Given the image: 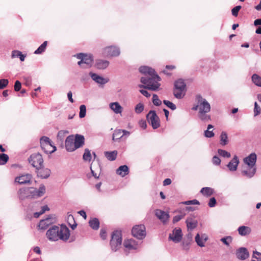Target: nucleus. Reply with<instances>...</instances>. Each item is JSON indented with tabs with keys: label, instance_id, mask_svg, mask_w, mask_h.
Wrapping results in <instances>:
<instances>
[{
	"label": "nucleus",
	"instance_id": "nucleus-32",
	"mask_svg": "<svg viewBox=\"0 0 261 261\" xmlns=\"http://www.w3.org/2000/svg\"><path fill=\"white\" fill-rule=\"evenodd\" d=\"M109 62L105 60H98L96 61L95 66L98 69H105L109 65Z\"/></svg>",
	"mask_w": 261,
	"mask_h": 261
},
{
	"label": "nucleus",
	"instance_id": "nucleus-45",
	"mask_svg": "<svg viewBox=\"0 0 261 261\" xmlns=\"http://www.w3.org/2000/svg\"><path fill=\"white\" fill-rule=\"evenodd\" d=\"M220 241L225 245L228 246L232 241V238L231 236H227L222 238Z\"/></svg>",
	"mask_w": 261,
	"mask_h": 261
},
{
	"label": "nucleus",
	"instance_id": "nucleus-40",
	"mask_svg": "<svg viewBox=\"0 0 261 261\" xmlns=\"http://www.w3.org/2000/svg\"><path fill=\"white\" fill-rule=\"evenodd\" d=\"M47 45V41H45L40 46L34 51L35 54H41L45 51Z\"/></svg>",
	"mask_w": 261,
	"mask_h": 261
},
{
	"label": "nucleus",
	"instance_id": "nucleus-61",
	"mask_svg": "<svg viewBox=\"0 0 261 261\" xmlns=\"http://www.w3.org/2000/svg\"><path fill=\"white\" fill-rule=\"evenodd\" d=\"M122 135L119 138H116V139H120L123 137L127 138L130 134V133L127 130L122 129Z\"/></svg>",
	"mask_w": 261,
	"mask_h": 261
},
{
	"label": "nucleus",
	"instance_id": "nucleus-54",
	"mask_svg": "<svg viewBox=\"0 0 261 261\" xmlns=\"http://www.w3.org/2000/svg\"><path fill=\"white\" fill-rule=\"evenodd\" d=\"M253 112H254V116L255 117L259 115L261 113V108L258 105V104L256 102H255V103H254V110H253Z\"/></svg>",
	"mask_w": 261,
	"mask_h": 261
},
{
	"label": "nucleus",
	"instance_id": "nucleus-13",
	"mask_svg": "<svg viewBox=\"0 0 261 261\" xmlns=\"http://www.w3.org/2000/svg\"><path fill=\"white\" fill-rule=\"evenodd\" d=\"M30 192V198H38L43 196L45 193V187L43 185H40L38 189L34 188H29L27 191Z\"/></svg>",
	"mask_w": 261,
	"mask_h": 261
},
{
	"label": "nucleus",
	"instance_id": "nucleus-38",
	"mask_svg": "<svg viewBox=\"0 0 261 261\" xmlns=\"http://www.w3.org/2000/svg\"><path fill=\"white\" fill-rule=\"evenodd\" d=\"M251 80L253 83L256 86L261 87V76L254 73L252 75Z\"/></svg>",
	"mask_w": 261,
	"mask_h": 261
},
{
	"label": "nucleus",
	"instance_id": "nucleus-15",
	"mask_svg": "<svg viewBox=\"0 0 261 261\" xmlns=\"http://www.w3.org/2000/svg\"><path fill=\"white\" fill-rule=\"evenodd\" d=\"M256 172V167L247 166L243 168L241 171V175L248 179L252 178Z\"/></svg>",
	"mask_w": 261,
	"mask_h": 261
},
{
	"label": "nucleus",
	"instance_id": "nucleus-31",
	"mask_svg": "<svg viewBox=\"0 0 261 261\" xmlns=\"http://www.w3.org/2000/svg\"><path fill=\"white\" fill-rule=\"evenodd\" d=\"M200 192L203 196L208 197L214 194L215 190L211 187H203L200 190Z\"/></svg>",
	"mask_w": 261,
	"mask_h": 261
},
{
	"label": "nucleus",
	"instance_id": "nucleus-25",
	"mask_svg": "<svg viewBox=\"0 0 261 261\" xmlns=\"http://www.w3.org/2000/svg\"><path fill=\"white\" fill-rule=\"evenodd\" d=\"M109 107L116 114H121L123 111V108L118 102L110 103Z\"/></svg>",
	"mask_w": 261,
	"mask_h": 261
},
{
	"label": "nucleus",
	"instance_id": "nucleus-42",
	"mask_svg": "<svg viewBox=\"0 0 261 261\" xmlns=\"http://www.w3.org/2000/svg\"><path fill=\"white\" fill-rule=\"evenodd\" d=\"M228 143V136L225 132H222L220 135V144L224 146Z\"/></svg>",
	"mask_w": 261,
	"mask_h": 261
},
{
	"label": "nucleus",
	"instance_id": "nucleus-11",
	"mask_svg": "<svg viewBox=\"0 0 261 261\" xmlns=\"http://www.w3.org/2000/svg\"><path fill=\"white\" fill-rule=\"evenodd\" d=\"M133 236L139 240L143 239L146 236V228L144 225H137L134 226L132 230Z\"/></svg>",
	"mask_w": 261,
	"mask_h": 261
},
{
	"label": "nucleus",
	"instance_id": "nucleus-34",
	"mask_svg": "<svg viewBox=\"0 0 261 261\" xmlns=\"http://www.w3.org/2000/svg\"><path fill=\"white\" fill-rule=\"evenodd\" d=\"M51 223L50 218H47L45 219L41 220L38 225V226L41 229H45Z\"/></svg>",
	"mask_w": 261,
	"mask_h": 261
},
{
	"label": "nucleus",
	"instance_id": "nucleus-24",
	"mask_svg": "<svg viewBox=\"0 0 261 261\" xmlns=\"http://www.w3.org/2000/svg\"><path fill=\"white\" fill-rule=\"evenodd\" d=\"M155 215L163 223H166L169 218V215L168 213L160 210H156L155 211Z\"/></svg>",
	"mask_w": 261,
	"mask_h": 261
},
{
	"label": "nucleus",
	"instance_id": "nucleus-17",
	"mask_svg": "<svg viewBox=\"0 0 261 261\" xmlns=\"http://www.w3.org/2000/svg\"><path fill=\"white\" fill-rule=\"evenodd\" d=\"M65 145L68 151L71 152L76 149L73 135H70L67 137L65 140Z\"/></svg>",
	"mask_w": 261,
	"mask_h": 261
},
{
	"label": "nucleus",
	"instance_id": "nucleus-4",
	"mask_svg": "<svg viewBox=\"0 0 261 261\" xmlns=\"http://www.w3.org/2000/svg\"><path fill=\"white\" fill-rule=\"evenodd\" d=\"M74 57L80 60L77 62V64L81 67L86 68L91 67L93 62V58L91 54L79 53L74 55Z\"/></svg>",
	"mask_w": 261,
	"mask_h": 261
},
{
	"label": "nucleus",
	"instance_id": "nucleus-19",
	"mask_svg": "<svg viewBox=\"0 0 261 261\" xmlns=\"http://www.w3.org/2000/svg\"><path fill=\"white\" fill-rule=\"evenodd\" d=\"M249 254L247 249L245 247H241L236 251L237 257L242 260H245L249 257Z\"/></svg>",
	"mask_w": 261,
	"mask_h": 261
},
{
	"label": "nucleus",
	"instance_id": "nucleus-10",
	"mask_svg": "<svg viewBox=\"0 0 261 261\" xmlns=\"http://www.w3.org/2000/svg\"><path fill=\"white\" fill-rule=\"evenodd\" d=\"M146 118L153 129H156L160 127V119L154 111H150L147 114Z\"/></svg>",
	"mask_w": 261,
	"mask_h": 261
},
{
	"label": "nucleus",
	"instance_id": "nucleus-58",
	"mask_svg": "<svg viewBox=\"0 0 261 261\" xmlns=\"http://www.w3.org/2000/svg\"><path fill=\"white\" fill-rule=\"evenodd\" d=\"M252 257L256 258L257 261H261V253L256 250L253 251Z\"/></svg>",
	"mask_w": 261,
	"mask_h": 261
},
{
	"label": "nucleus",
	"instance_id": "nucleus-51",
	"mask_svg": "<svg viewBox=\"0 0 261 261\" xmlns=\"http://www.w3.org/2000/svg\"><path fill=\"white\" fill-rule=\"evenodd\" d=\"M122 129H116L113 135V140L114 141H117L118 139H116V138L120 137L122 135Z\"/></svg>",
	"mask_w": 261,
	"mask_h": 261
},
{
	"label": "nucleus",
	"instance_id": "nucleus-7",
	"mask_svg": "<svg viewBox=\"0 0 261 261\" xmlns=\"http://www.w3.org/2000/svg\"><path fill=\"white\" fill-rule=\"evenodd\" d=\"M186 85L182 80H178L175 82L174 95L178 99L182 98L185 94Z\"/></svg>",
	"mask_w": 261,
	"mask_h": 261
},
{
	"label": "nucleus",
	"instance_id": "nucleus-2",
	"mask_svg": "<svg viewBox=\"0 0 261 261\" xmlns=\"http://www.w3.org/2000/svg\"><path fill=\"white\" fill-rule=\"evenodd\" d=\"M70 230L65 225L51 226L46 232L47 238L52 242H56L59 240L66 241L70 237Z\"/></svg>",
	"mask_w": 261,
	"mask_h": 261
},
{
	"label": "nucleus",
	"instance_id": "nucleus-35",
	"mask_svg": "<svg viewBox=\"0 0 261 261\" xmlns=\"http://www.w3.org/2000/svg\"><path fill=\"white\" fill-rule=\"evenodd\" d=\"M117 153V151L114 150L112 151H106L105 152V155L108 160L113 161L116 159Z\"/></svg>",
	"mask_w": 261,
	"mask_h": 261
},
{
	"label": "nucleus",
	"instance_id": "nucleus-27",
	"mask_svg": "<svg viewBox=\"0 0 261 261\" xmlns=\"http://www.w3.org/2000/svg\"><path fill=\"white\" fill-rule=\"evenodd\" d=\"M186 224L188 230H192L197 226V221L192 217H189L186 220Z\"/></svg>",
	"mask_w": 261,
	"mask_h": 261
},
{
	"label": "nucleus",
	"instance_id": "nucleus-6",
	"mask_svg": "<svg viewBox=\"0 0 261 261\" xmlns=\"http://www.w3.org/2000/svg\"><path fill=\"white\" fill-rule=\"evenodd\" d=\"M40 146L46 154H51L56 150V147L54 145L50 139L46 136H43L40 139Z\"/></svg>",
	"mask_w": 261,
	"mask_h": 261
},
{
	"label": "nucleus",
	"instance_id": "nucleus-5",
	"mask_svg": "<svg viewBox=\"0 0 261 261\" xmlns=\"http://www.w3.org/2000/svg\"><path fill=\"white\" fill-rule=\"evenodd\" d=\"M111 249L113 251H116L122 245V234L121 231L115 230L111 235V239L110 242Z\"/></svg>",
	"mask_w": 261,
	"mask_h": 261
},
{
	"label": "nucleus",
	"instance_id": "nucleus-53",
	"mask_svg": "<svg viewBox=\"0 0 261 261\" xmlns=\"http://www.w3.org/2000/svg\"><path fill=\"white\" fill-rule=\"evenodd\" d=\"M163 103L167 107H168L169 108H170V109H171L173 111L175 110L176 109V105L169 100H163Z\"/></svg>",
	"mask_w": 261,
	"mask_h": 261
},
{
	"label": "nucleus",
	"instance_id": "nucleus-46",
	"mask_svg": "<svg viewBox=\"0 0 261 261\" xmlns=\"http://www.w3.org/2000/svg\"><path fill=\"white\" fill-rule=\"evenodd\" d=\"M49 208L47 205H44L41 207V210L40 212H36L34 214V216L35 218H38L41 215L43 214L45 212L49 211Z\"/></svg>",
	"mask_w": 261,
	"mask_h": 261
},
{
	"label": "nucleus",
	"instance_id": "nucleus-57",
	"mask_svg": "<svg viewBox=\"0 0 261 261\" xmlns=\"http://www.w3.org/2000/svg\"><path fill=\"white\" fill-rule=\"evenodd\" d=\"M212 163L214 165L218 166L221 164V160L218 156L215 155L212 159Z\"/></svg>",
	"mask_w": 261,
	"mask_h": 261
},
{
	"label": "nucleus",
	"instance_id": "nucleus-41",
	"mask_svg": "<svg viewBox=\"0 0 261 261\" xmlns=\"http://www.w3.org/2000/svg\"><path fill=\"white\" fill-rule=\"evenodd\" d=\"M67 222L69 224V225L72 229H74L76 227L77 224L75 223L73 216L72 215H68Z\"/></svg>",
	"mask_w": 261,
	"mask_h": 261
},
{
	"label": "nucleus",
	"instance_id": "nucleus-48",
	"mask_svg": "<svg viewBox=\"0 0 261 261\" xmlns=\"http://www.w3.org/2000/svg\"><path fill=\"white\" fill-rule=\"evenodd\" d=\"M218 153L223 158H229L231 156V154L229 152L221 149L218 150Z\"/></svg>",
	"mask_w": 261,
	"mask_h": 261
},
{
	"label": "nucleus",
	"instance_id": "nucleus-56",
	"mask_svg": "<svg viewBox=\"0 0 261 261\" xmlns=\"http://www.w3.org/2000/svg\"><path fill=\"white\" fill-rule=\"evenodd\" d=\"M241 8H242V7L241 6H236L235 7H234L231 10L232 15L233 16L237 17L238 15V12L240 10Z\"/></svg>",
	"mask_w": 261,
	"mask_h": 261
},
{
	"label": "nucleus",
	"instance_id": "nucleus-22",
	"mask_svg": "<svg viewBox=\"0 0 261 261\" xmlns=\"http://www.w3.org/2000/svg\"><path fill=\"white\" fill-rule=\"evenodd\" d=\"M32 176L30 174L21 175L15 178V181L20 184H29L32 179Z\"/></svg>",
	"mask_w": 261,
	"mask_h": 261
},
{
	"label": "nucleus",
	"instance_id": "nucleus-60",
	"mask_svg": "<svg viewBox=\"0 0 261 261\" xmlns=\"http://www.w3.org/2000/svg\"><path fill=\"white\" fill-rule=\"evenodd\" d=\"M216 204V200L215 197H212L210 198L208 205L210 207H214L215 206Z\"/></svg>",
	"mask_w": 261,
	"mask_h": 261
},
{
	"label": "nucleus",
	"instance_id": "nucleus-26",
	"mask_svg": "<svg viewBox=\"0 0 261 261\" xmlns=\"http://www.w3.org/2000/svg\"><path fill=\"white\" fill-rule=\"evenodd\" d=\"M237 230L241 236H246L251 232V228L249 226L244 225L239 227Z\"/></svg>",
	"mask_w": 261,
	"mask_h": 261
},
{
	"label": "nucleus",
	"instance_id": "nucleus-9",
	"mask_svg": "<svg viewBox=\"0 0 261 261\" xmlns=\"http://www.w3.org/2000/svg\"><path fill=\"white\" fill-rule=\"evenodd\" d=\"M29 163L36 169L41 167L43 165V159L39 153L32 154L28 159Z\"/></svg>",
	"mask_w": 261,
	"mask_h": 261
},
{
	"label": "nucleus",
	"instance_id": "nucleus-1",
	"mask_svg": "<svg viewBox=\"0 0 261 261\" xmlns=\"http://www.w3.org/2000/svg\"><path fill=\"white\" fill-rule=\"evenodd\" d=\"M196 105L192 108L193 111H198V117L204 122H207L211 120V117L208 113L211 111V105L209 102L201 95L196 96Z\"/></svg>",
	"mask_w": 261,
	"mask_h": 261
},
{
	"label": "nucleus",
	"instance_id": "nucleus-14",
	"mask_svg": "<svg viewBox=\"0 0 261 261\" xmlns=\"http://www.w3.org/2000/svg\"><path fill=\"white\" fill-rule=\"evenodd\" d=\"M182 236L181 229L180 228H175L169 234V239L175 243H178L181 241Z\"/></svg>",
	"mask_w": 261,
	"mask_h": 261
},
{
	"label": "nucleus",
	"instance_id": "nucleus-63",
	"mask_svg": "<svg viewBox=\"0 0 261 261\" xmlns=\"http://www.w3.org/2000/svg\"><path fill=\"white\" fill-rule=\"evenodd\" d=\"M184 217V215H176L175 217H174L173 219V222L174 223H176L180 221L183 217Z\"/></svg>",
	"mask_w": 261,
	"mask_h": 261
},
{
	"label": "nucleus",
	"instance_id": "nucleus-52",
	"mask_svg": "<svg viewBox=\"0 0 261 261\" xmlns=\"http://www.w3.org/2000/svg\"><path fill=\"white\" fill-rule=\"evenodd\" d=\"M152 102L156 106H159L162 104L161 100L159 98L156 94H153L152 96Z\"/></svg>",
	"mask_w": 261,
	"mask_h": 261
},
{
	"label": "nucleus",
	"instance_id": "nucleus-59",
	"mask_svg": "<svg viewBox=\"0 0 261 261\" xmlns=\"http://www.w3.org/2000/svg\"><path fill=\"white\" fill-rule=\"evenodd\" d=\"M68 133V132L67 130H60L58 132L57 137L59 139H60L61 140L63 139L64 137H65V135Z\"/></svg>",
	"mask_w": 261,
	"mask_h": 261
},
{
	"label": "nucleus",
	"instance_id": "nucleus-43",
	"mask_svg": "<svg viewBox=\"0 0 261 261\" xmlns=\"http://www.w3.org/2000/svg\"><path fill=\"white\" fill-rule=\"evenodd\" d=\"M91 153L90 150L86 148L85 149V152L84 153L83 159L85 161L90 162L91 160Z\"/></svg>",
	"mask_w": 261,
	"mask_h": 261
},
{
	"label": "nucleus",
	"instance_id": "nucleus-8",
	"mask_svg": "<svg viewBox=\"0 0 261 261\" xmlns=\"http://www.w3.org/2000/svg\"><path fill=\"white\" fill-rule=\"evenodd\" d=\"M101 53L105 57H116L120 55V49L117 46H108L102 48Z\"/></svg>",
	"mask_w": 261,
	"mask_h": 261
},
{
	"label": "nucleus",
	"instance_id": "nucleus-30",
	"mask_svg": "<svg viewBox=\"0 0 261 261\" xmlns=\"http://www.w3.org/2000/svg\"><path fill=\"white\" fill-rule=\"evenodd\" d=\"M139 70L141 73L144 74V76L152 75V73L155 72L154 69L148 66H145L140 67Z\"/></svg>",
	"mask_w": 261,
	"mask_h": 261
},
{
	"label": "nucleus",
	"instance_id": "nucleus-3",
	"mask_svg": "<svg viewBox=\"0 0 261 261\" xmlns=\"http://www.w3.org/2000/svg\"><path fill=\"white\" fill-rule=\"evenodd\" d=\"M160 80L161 78L155 72L152 75L142 77L141 82L145 85V88L156 91L160 86V84L159 83Z\"/></svg>",
	"mask_w": 261,
	"mask_h": 261
},
{
	"label": "nucleus",
	"instance_id": "nucleus-64",
	"mask_svg": "<svg viewBox=\"0 0 261 261\" xmlns=\"http://www.w3.org/2000/svg\"><path fill=\"white\" fill-rule=\"evenodd\" d=\"M139 124L140 127H141L143 129H145L147 127V124L145 120H141L139 122Z\"/></svg>",
	"mask_w": 261,
	"mask_h": 261
},
{
	"label": "nucleus",
	"instance_id": "nucleus-37",
	"mask_svg": "<svg viewBox=\"0 0 261 261\" xmlns=\"http://www.w3.org/2000/svg\"><path fill=\"white\" fill-rule=\"evenodd\" d=\"M90 226L94 230H97L99 227V222L98 219L94 218L89 221Z\"/></svg>",
	"mask_w": 261,
	"mask_h": 261
},
{
	"label": "nucleus",
	"instance_id": "nucleus-44",
	"mask_svg": "<svg viewBox=\"0 0 261 261\" xmlns=\"http://www.w3.org/2000/svg\"><path fill=\"white\" fill-rule=\"evenodd\" d=\"M144 109V106L142 102L138 103L135 107V112L137 114L141 113Z\"/></svg>",
	"mask_w": 261,
	"mask_h": 261
},
{
	"label": "nucleus",
	"instance_id": "nucleus-50",
	"mask_svg": "<svg viewBox=\"0 0 261 261\" xmlns=\"http://www.w3.org/2000/svg\"><path fill=\"white\" fill-rule=\"evenodd\" d=\"M195 242L199 246L201 247L204 246L205 243L201 240L199 233H197L195 237Z\"/></svg>",
	"mask_w": 261,
	"mask_h": 261
},
{
	"label": "nucleus",
	"instance_id": "nucleus-47",
	"mask_svg": "<svg viewBox=\"0 0 261 261\" xmlns=\"http://www.w3.org/2000/svg\"><path fill=\"white\" fill-rule=\"evenodd\" d=\"M9 160V156L5 153L0 154V165H4Z\"/></svg>",
	"mask_w": 261,
	"mask_h": 261
},
{
	"label": "nucleus",
	"instance_id": "nucleus-39",
	"mask_svg": "<svg viewBox=\"0 0 261 261\" xmlns=\"http://www.w3.org/2000/svg\"><path fill=\"white\" fill-rule=\"evenodd\" d=\"M214 128V126L212 124H208L207 125V129L204 131V136L206 138H212L214 136L215 134L213 132V130H211L210 129Z\"/></svg>",
	"mask_w": 261,
	"mask_h": 261
},
{
	"label": "nucleus",
	"instance_id": "nucleus-20",
	"mask_svg": "<svg viewBox=\"0 0 261 261\" xmlns=\"http://www.w3.org/2000/svg\"><path fill=\"white\" fill-rule=\"evenodd\" d=\"M239 162L238 157L235 155L227 165V167L230 172H235L238 169Z\"/></svg>",
	"mask_w": 261,
	"mask_h": 261
},
{
	"label": "nucleus",
	"instance_id": "nucleus-23",
	"mask_svg": "<svg viewBox=\"0 0 261 261\" xmlns=\"http://www.w3.org/2000/svg\"><path fill=\"white\" fill-rule=\"evenodd\" d=\"M90 170L93 176L95 178L99 177L101 168L99 163H93L90 166Z\"/></svg>",
	"mask_w": 261,
	"mask_h": 261
},
{
	"label": "nucleus",
	"instance_id": "nucleus-18",
	"mask_svg": "<svg viewBox=\"0 0 261 261\" xmlns=\"http://www.w3.org/2000/svg\"><path fill=\"white\" fill-rule=\"evenodd\" d=\"M36 170L37 176L42 179L47 178L51 173L50 169L47 168H44L43 166L36 169Z\"/></svg>",
	"mask_w": 261,
	"mask_h": 261
},
{
	"label": "nucleus",
	"instance_id": "nucleus-28",
	"mask_svg": "<svg viewBox=\"0 0 261 261\" xmlns=\"http://www.w3.org/2000/svg\"><path fill=\"white\" fill-rule=\"evenodd\" d=\"M117 174L120 175V176L123 177L127 175L129 173L128 168L126 165H122L120 166L117 170H116Z\"/></svg>",
	"mask_w": 261,
	"mask_h": 261
},
{
	"label": "nucleus",
	"instance_id": "nucleus-33",
	"mask_svg": "<svg viewBox=\"0 0 261 261\" xmlns=\"http://www.w3.org/2000/svg\"><path fill=\"white\" fill-rule=\"evenodd\" d=\"M26 57V55L22 54V52L18 50H14L12 51L11 58L12 59L15 58H19L21 62L24 61Z\"/></svg>",
	"mask_w": 261,
	"mask_h": 261
},
{
	"label": "nucleus",
	"instance_id": "nucleus-21",
	"mask_svg": "<svg viewBox=\"0 0 261 261\" xmlns=\"http://www.w3.org/2000/svg\"><path fill=\"white\" fill-rule=\"evenodd\" d=\"M244 163L247 166L256 167V155L255 153H252L243 160Z\"/></svg>",
	"mask_w": 261,
	"mask_h": 261
},
{
	"label": "nucleus",
	"instance_id": "nucleus-55",
	"mask_svg": "<svg viewBox=\"0 0 261 261\" xmlns=\"http://www.w3.org/2000/svg\"><path fill=\"white\" fill-rule=\"evenodd\" d=\"M9 84V81L7 79L0 80V89H3L6 87Z\"/></svg>",
	"mask_w": 261,
	"mask_h": 261
},
{
	"label": "nucleus",
	"instance_id": "nucleus-36",
	"mask_svg": "<svg viewBox=\"0 0 261 261\" xmlns=\"http://www.w3.org/2000/svg\"><path fill=\"white\" fill-rule=\"evenodd\" d=\"M28 188L21 189L18 191V195L20 199H23L25 198H30V192L27 191Z\"/></svg>",
	"mask_w": 261,
	"mask_h": 261
},
{
	"label": "nucleus",
	"instance_id": "nucleus-29",
	"mask_svg": "<svg viewBox=\"0 0 261 261\" xmlns=\"http://www.w3.org/2000/svg\"><path fill=\"white\" fill-rule=\"evenodd\" d=\"M74 140L76 149L83 146L84 144L85 138L82 135L76 134Z\"/></svg>",
	"mask_w": 261,
	"mask_h": 261
},
{
	"label": "nucleus",
	"instance_id": "nucleus-12",
	"mask_svg": "<svg viewBox=\"0 0 261 261\" xmlns=\"http://www.w3.org/2000/svg\"><path fill=\"white\" fill-rule=\"evenodd\" d=\"M140 244L133 239L125 240L123 245L125 248V251H131L139 249Z\"/></svg>",
	"mask_w": 261,
	"mask_h": 261
},
{
	"label": "nucleus",
	"instance_id": "nucleus-16",
	"mask_svg": "<svg viewBox=\"0 0 261 261\" xmlns=\"http://www.w3.org/2000/svg\"><path fill=\"white\" fill-rule=\"evenodd\" d=\"M89 75L90 76L93 81L100 85H104L109 81L108 78H104L101 76H100L98 74L92 72H90Z\"/></svg>",
	"mask_w": 261,
	"mask_h": 261
},
{
	"label": "nucleus",
	"instance_id": "nucleus-49",
	"mask_svg": "<svg viewBox=\"0 0 261 261\" xmlns=\"http://www.w3.org/2000/svg\"><path fill=\"white\" fill-rule=\"evenodd\" d=\"M86 114V107L85 105H82L80 107L79 117L81 118L85 117Z\"/></svg>",
	"mask_w": 261,
	"mask_h": 261
},
{
	"label": "nucleus",
	"instance_id": "nucleus-62",
	"mask_svg": "<svg viewBox=\"0 0 261 261\" xmlns=\"http://www.w3.org/2000/svg\"><path fill=\"white\" fill-rule=\"evenodd\" d=\"M21 88V84L19 81H16L14 84V90L19 91Z\"/></svg>",
	"mask_w": 261,
	"mask_h": 261
}]
</instances>
